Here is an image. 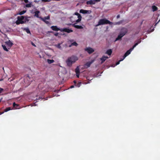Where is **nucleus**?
<instances>
[{
    "mask_svg": "<svg viewBox=\"0 0 160 160\" xmlns=\"http://www.w3.org/2000/svg\"><path fill=\"white\" fill-rule=\"evenodd\" d=\"M72 18H78V19L76 21L75 20L73 21V22H76V23L73 25V27L78 29H82L83 28V27L81 26L76 25L77 23L79 22L81 20L82 17L80 14L77 12L75 13L72 17Z\"/></svg>",
    "mask_w": 160,
    "mask_h": 160,
    "instance_id": "nucleus-1",
    "label": "nucleus"
},
{
    "mask_svg": "<svg viewBox=\"0 0 160 160\" xmlns=\"http://www.w3.org/2000/svg\"><path fill=\"white\" fill-rule=\"evenodd\" d=\"M78 60V57L73 56L68 58L66 60V62L68 66L71 67L72 64L75 63Z\"/></svg>",
    "mask_w": 160,
    "mask_h": 160,
    "instance_id": "nucleus-2",
    "label": "nucleus"
},
{
    "mask_svg": "<svg viewBox=\"0 0 160 160\" xmlns=\"http://www.w3.org/2000/svg\"><path fill=\"white\" fill-rule=\"evenodd\" d=\"M5 43L7 46L8 48H6V46L5 45H2V46L4 50L8 51V49H9L13 45V43L9 39L6 41Z\"/></svg>",
    "mask_w": 160,
    "mask_h": 160,
    "instance_id": "nucleus-3",
    "label": "nucleus"
},
{
    "mask_svg": "<svg viewBox=\"0 0 160 160\" xmlns=\"http://www.w3.org/2000/svg\"><path fill=\"white\" fill-rule=\"evenodd\" d=\"M112 23V22L106 19H101L99 21L97 26L107 24H111Z\"/></svg>",
    "mask_w": 160,
    "mask_h": 160,
    "instance_id": "nucleus-4",
    "label": "nucleus"
},
{
    "mask_svg": "<svg viewBox=\"0 0 160 160\" xmlns=\"http://www.w3.org/2000/svg\"><path fill=\"white\" fill-rule=\"evenodd\" d=\"M127 32V31L126 29H123L122 31L120 33L116 38L115 41L120 40L122 37L125 35Z\"/></svg>",
    "mask_w": 160,
    "mask_h": 160,
    "instance_id": "nucleus-5",
    "label": "nucleus"
},
{
    "mask_svg": "<svg viewBox=\"0 0 160 160\" xmlns=\"http://www.w3.org/2000/svg\"><path fill=\"white\" fill-rule=\"evenodd\" d=\"M24 16H21L18 17V19L16 22V23L17 24H22L24 23V22L23 20L24 19Z\"/></svg>",
    "mask_w": 160,
    "mask_h": 160,
    "instance_id": "nucleus-6",
    "label": "nucleus"
},
{
    "mask_svg": "<svg viewBox=\"0 0 160 160\" xmlns=\"http://www.w3.org/2000/svg\"><path fill=\"white\" fill-rule=\"evenodd\" d=\"M85 50L88 53L90 54L94 51V50L92 48L90 47H87L85 49Z\"/></svg>",
    "mask_w": 160,
    "mask_h": 160,
    "instance_id": "nucleus-7",
    "label": "nucleus"
},
{
    "mask_svg": "<svg viewBox=\"0 0 160 160\" xmlns=\"http://www.w3.org/2000/svg\"><path fill=\"white\" fill-rule=\"evenodd\" d=\"M94 59L92 60L91 61L88 62L86 63L84 65V67L87 68L89 67L90 65L94 62Z\"/></svg>",
    "mask_w": 160,
    "mask_h": 160,
    "instance_id": "nucleus-8",
    "label": "nucleus"
},
{
    "mask_svg": "<svg viewBox=\"0 0 160 160\" xmlns=\"http://www.w3.org/2000/svg\"><path fill=\"white\" fill-rule=\"evenodd\" d=\"M91 12V11L81 9L80 10V12L83 14H90Z\"/></svg>",
    "mask_w": 160,
    "mask_h": 160,
    "instance_id": "nucleus-9",
    "label": "nucleus"
},
{
    "mask_svg": "<svg viewBox=\"0 0 160 160\" xmlns=\"http://www.w3.org/2000/svg\"><path fill=\"white\" fill-rule=\"evenodd\" d=\"M71 44L69 46V47H71L72 46H75L77 47L78 46V44L76 42H73L72 41H70Z\"/></svg>",
    "mask_w": 160,
    "mask_h": 160,
    "instance_id": "nucleus-10",
    "label": "nucleus"
},
{
    "mask_svg": "<svg viewBox=\"0 0 160 160\" xmlns=\"http://www.w3.org/2000/svg\"><path fill=\"white\" fill-rule=\"evenodd\" d=\"M132 51V49H130L129 50H128L127 51V52L125 53L124 55L123 56V59H124L129 54H130L131 52Z\"/></svg>",
    "mask_w": 160,
    "mask_h": 160,
    "instance_id": "nucleus-11",
    "label": "nucleus"
},
{
    "mask_svg": "<svg viewBox=\"0 0 160 160\" xmlns=\"http://www.w3.org/2000/svg\"><path fill=\"white\" fill-rule=\"evenodd\" d=\"M24 18L23 20L24 22V23H25L29 21L30 17L28 16H24Z\"/></svg>",
    "mask_w": 160,
    "mask_h": 160,
    "instance_id": "nucleus-12",
    "label": "nucleus"
},
{
    "mask_svg": "<svg viewBox=\"0 0 160 160\" xmlns=\"http://www.w3.org/2000/svg\"><path fill=\"white\" fill-rule=\"evenodd\" d=\"M62 31L68 33H70L72 32V30L68 28H63Z\"/></svg>",
    "mask_w": 160,
    "mask_h": 160,
    "instance_id": "nucleus-13",
    "label": "nucleus"
},
{
    "mask_svg": "<svg viewBox=\"0 0 160 160\" xmlns=\"http://www.w3.org/2000/svg\"><path fill=\"white\" fill-rule=\"evenodd\" d=\"M87 4H95V1L94 0H91L88 1L87 2Z\"/></svg>",
    "mask_w": 160,
    "mask_h": 160,
    "instance_id": "nucleus-14",
    "label": "nucleus"
},
{
    "mask_svg": "<svg viewBox=\"0 0 160 160\" xmlns=\"http://www.w3.org/2000/svg\"><path fill=\"white\" fill-rule=\"evenodd\" d=\"M51 28L52 30L54 31H58L59 30V29L56 26H52L51 27Z\"/></svg>",
    "mask_w": 160,
    "mask_h": 160,
    "instance_id": "nucleus-15",
    "label": "nucleus"
},
{
    "mask_svg": "<svg viewBox=\"0 0 160 160\" xmlns=\"http://www.w3.org/2000/svg\"><path fill=\"white\" fill-rule=\"evenodd\" d=\"M108 57L107 56H103L102 58H101V60L102 61V63L104 62L105 60Z\"/></svg>",
    "mask_w": 160,
    "mask_h": 160,
    "instance_id": "nucleus-16",
    "label": "nucleus"
},
{
    "mask_svg": "<svg viewBox=\"0 0 160 160\" xmlns=\"http://www.w3.org/2000/svg\"><path fill=\"white\" fill-rule=\"evenodd\" d=\"M112 51L111 49H109L106 52V53L108 55H110L112 53Z\"/></svg>",
    "mask_w": 160,
    "mask_h": 160,
    "instance_id": "nucleus-17",
    "label": "nucleus"
},
{
    "mask_svg": "<svg viewBox=\"0 0 160 160\" xmlns=\"http://www.w3.org/2000/svg\"><path fill=\"white\" fill-rule=\"evenodd\" d=\"M39 13H40V12L39 11H35L34 12V13H35L34 16L37 18H38L39 17L38 14Z\"/></svg>",
    "mask_w": 160,
    "mask_h": 160,
    "instance_id": "nucleus-18",
    "label": "nucleus"
},
{
    "mask_svg": "<svg viewBox=\"0 0 160 160\" xmlns=\"http://www.w3.org/2000/svg\"><path fill=\"white\" fill-rule=\"evenodd\" d=\"M47 62L49 64H51L53 63L54 62V61L52 59H49L47 60Z\"/></svg>",
    "mask_w": 160,
    "mask_h": 160,
    "instance_id": "nucleus-19",
    "label": "nucleus"
},
{
    "mask_svg": "<svg viewBox=\"0 0 160 160\" xmlns=\"http://www.w3.org/2000/svg\"><path fill=\"white\" fill-rule=\"evenodd\" d=\"M61 43H58L57 45H55V46L57 47L59 49H62V48L61 47Z\"/></svg>",
    "mask_w": 160,
    "mask_h": 160,
    "instance_id": "nucleus-20",
    "label": "nucleus"
},
{
    "mask_svg": "<svg viewBox=\"0 0 160 160\" xmlns=\"http://www.w3.org/2000/svg\"><path fill=\"white\" fill-rule=\"evenodd\" d=\"M23 30H25L28 33H30V31L28 28H24Z\"/></svg>",
    "mask_w": 160,
    "mask_h": 160,
    "instance_id": "nucleus-21",
    "label": "nucleus"
},
{
    "mask_svg": "<svg viewBox=\"0 0 160 160\" xmlns=\"http://www.w3.org/2000/svg\"><path fill=\"white\" fill-rule=\"evenodd\" d=\"M152 8L153 11H155L157 9V8L155 6H153L152 7Z\"/></svg>",
    "mask_w": 160,
    "mask_h": 160,
    "instance_id": "nucleus-22",
    "label": "nucleus"
},
{
    "mask_svg": "<svg viewBox=\"0 0 160 160\" xmlns=\"http://www.w3.org/2000/svg\"><path fill=\"white\" fill-rule=\"evenodd\" d=\"M26 12V10H23L22 11L18 13L19 15H22Z\"/></svg>",
    "mask_w": 160,
    "mask_h": 160,
    "instance_id": "nucleus-23",
    "label": "nucleus"
},
{
    "mask_svg": "<svg viewBox=\"0 0 160 160\" xmlns=\"http://www.w3.org/2000/svg\"><path fill=\"white\" fill-rule=\"evenodd\" d=\"M75 72L76 73H79V69L78 67H77L75 69Z\"/></svg>",
    "mask_w": 160,
    "mask_h": 160,
    "instance_id": "nucleus-24",
    "label": "nucleus"
},
{
    "mask_svg": "<svg viewBox=\"0 0 160 160\" xmlns=\"http://www.w3.org/2000/svg\"><path fill=\"white\" fill-rule=\"evenodd\" d=\"M11 110V108H10V107H8V108H7L5 110H4V112H7L10 110Z\"/></svg>",
    "mask_w": 160,
    "mask_h": 160,
    "instance_id": "nucleus-25",
    "label": "nucleus"
},
{
    "mask_svg": "<svg viewBox=\"0 0 160 160\" xmlns=\"http://www.w3.org/2000/svg\"><path fill=\"white\" fill-rule=\"evenodd\" d=\"M32 4L31 3H30L29 4H27L26 5V6L27 7H30L31 6Z\"/></svg>",
    "mask_w": 160,
    "mask_h": 160,
    "instance_id": "nucleus-26",
    "label": "nucleus"
},
{
    "mask_svg": "<svg viewBox=\"0 0 160 160\" xmlns=\"http://www.w3.org/2000/svg\"><path fill=\"white\" fill-rule=\"evenodd\" d=\"M123 60H124V59H123V58L122 59H121L120 61H119L118 62H117L116 63V65L119 64L120 63V62L121 61H123Z\"/></svg>",
    "mask_w": 160,
    "mask_h": 160,
    "instance_id": "nucleus-27",
    "label": "nucleus"
},
{
    "mask_svg": "<svg viewBox=\"0 0 160 160\" xmlns=\"http://www.w3.org/2000/svg\"><path fill=\"white\" fill-rule=\"evenodd\" d=\"M141 42V41L140 40H138V42H136L135 44V45H136V46L139 44V43L140 42Z\"/></svg>",
    "mask_w": 160,
    "mask_h": 160,
    "instance_id": "nucleus-28",
    "label": "nucleus"
},
{
    "mask_svg": "<svg viewBox=\"0 0 160 160\" xmlns=\"http://www.w3.org/2000/svg\"><path fill=\"white\" fill-rule=\"evenodd\" d=\"M42 1L44 2H48L49 1V0H42Z\"/></svg>",
    "mask_w": 160,
    "mask_h": 160,
    "instance_id": "nucleus-29",
    "label": "nucleus"
},
{
    "mask_svg": "<svg viewBox=\"0 0 160 160\" xmlns=\"http://www.w3.org/2000/svg\"><path fill=\"white\" fill-rule=\"evenodd\" d=\"M136 45H135V44L133 46V47L131 48H130L131 49H132V50L134 48L136 47Z\"/></svg>",
    "mask_w": 160,
    "mask_h": 160,
    "instance_id": "nucleus-30",
    "label": "nucleus"
},
{
    "mask_svg": "<svg viewBox=\"0 0 160 160\" xmlns=\"http://www.w3.org/2000/svg\"><path fill=\"white\" fill-rule=\"evenodd\" d=\"M79 73H76V76L78 78L79 77Z\"/></svg>",
    "mask_w": 160,
    "mask_h": 160,
    "instance_id": "nucleus-31",
    "label": "nucleus"
},
{
    "mask_svg": "<svg viewBox=\"0 0 160 160\" xmlns=\"http://www.w3.org/2000/svg\"><path fill=\"white\" fill-rule=\"evenodd\" d=\"M3 90V89L0 88V93H1Z\"/></svg>",
    "mask_w": 160,
    "mask_h": 160,
    "instance_id": "nucleus-32",
    "label": "nucleus"
},
{
    "mask_svg": "<svg viewBox=\"0 0 160 160\" xmlns=\"http://www.w3.org/2000/svg\"><path fill=\"white\" fill-rule=\"evenodd\" d=\"M31 44H32L33 46H34V47H36V45H35V44H34V43H33L32 42H31Z\"/></svg>",
    "mask_w": 160,
    "mask_h": 160,
    "instance_id": "nucleus-33",
    "label": "nucleus"
},
{
    "mask_svg": "<svg viewBox=\"0 0 160 160\" xmlns=\"http://www.w3.org/2000/svg\"><path fill=\"white\" fill-rule=\"evenodd\" d=\"M16 105L18 106L17 105H16L15 102L13 103V107H15Z\"/></svg>",
    "mask_w": 160,
    "mask_h": 160,
    "instance_id": "nucleus-34",
    "label": "nucleus"
},
{
    "mask_svg": "<svg viewBox=\"0 0 160 160\" xmlns=\"http://www.w3.org/2000/svg\"><path fill=\"white\" fill-rule=\"evenodd\" d=\"M3 113H4V112H0V115L2 114Z\"/></svg>",
    "mask_w": 160,
    "mask_h": 160,
    "instance_id": "nucleus-35",
    "label": "nucleus"
},
{
    "mask_svg": "<svg viewBox=\"0 0 160 160\" xmlns=\"http://www.w3.org/2000/svg\"><path fill=\"white\" fill-rule=\"evenodd\" d=\"M58 33H56L55 34V36H57V35H58Z\"/></svg>",
    "mask_w": 160,
    "mask_h": 160,
    "instance_id": "nucleus-36",
    "label": "nucleus"
},
{
    "mask_svg": "<svg viewBox=\"0 0 160 160\" xmlns=\"http://www.w3.org/2000/svg\"><path fill=\"white\" fill-rule=\"evenodd\" d=\"M119 17H120V16L119 15H118L117 16V18H119Z\"/></svg>",
    "mask_w": 160,
    "mask_h": 160,
    "instance_id": "nucleus-37",
    "label": "nucleus"
},
{
    "mask_svg": "<svg viewBox=\"0 0 160 160\" xmlns=\"http://www.w3.org/2000/svg\"><path fill=\"white\" fill-rule=\"evenodd\" d=\"M81 83H80V84L78 86V87H79L80 85H81Z\"/></svg>",
    "mask_w": 160,
    "mask_h": 160,
    "instance_id": "nucleus-38",
    "label": "nucleus"
},
{
    "mask_svg": "<svg viewBox=\"0 0 160 160\" xmlns=\"http://www.w3.org/2000/svg\"><path fill=\"white\" fill-rule=\"evenodd\" d=\"M2 100V98L0 99V102Z\"/></svg>",
    "mask_w": 160,
    "mask_h": 160,
    "instance_id": "nucleus-39",
    "label": "nucleus"
},
{
    "mask_svg": "<svg viewBox=\"0 0 160 160\" xmlns=\"http://www.w3.org/2000/svg\"><path fill=\"white\" fill-rule=\"evenodd\" d=\"M39 57H40V58H42V57H41V55H39Z\"/></svg>",
    "mask_w": 160,
    "mask_h": 160,
    "instance_id": "nucleus-40",
    "label": "nucleus"
},
{
    "mask_svg": "<svg viewBox=\"0 0 160 160\" xmlns=\"http://www.w3.org/2000/svg\"><path fill=\"white\" fill-rule=\"evenodd\" d=\"M71 88H72L73 87V86H71Z\"/></svg>",
    "mask_w": 160,
    "mask_h": 160,
    "instance_id": "nucleus-41",
    "label": "nucleus"
},
{
    "mask_svg": "<svg viewBox=\"0 0 160 160\" xmlns=\"http://www.w3.org/2000/svg\"><path fill=\"white\" fill-rule=\"evenodd\" d=\"M137 42H138V40L137 41Z\"/></svg>",
    "mask_w": 160,
    "mask_h": 160,
    "instance_id": "nucleus-42",
    "label": "nucleus"
},
{
    "mask_svg": "<svg viewBox=\"0 0 160 160\" xmlns=\"http://www.w3.org/2000/svg\"><path fill=\"white\" fill-rule=\"evenodd\" d=\"M1 80H0V81H1Z\"/></svg>",
    "mask_w": 160,
    "mask_h": 160,
    "instance_id": "nucleus-43",
    "label": "nucleus"
}]
</instances>
